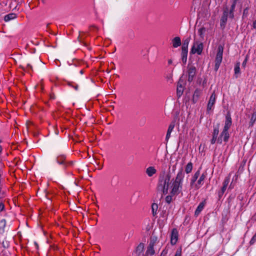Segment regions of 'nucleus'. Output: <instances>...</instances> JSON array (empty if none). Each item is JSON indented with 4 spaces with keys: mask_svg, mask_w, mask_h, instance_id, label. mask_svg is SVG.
<instances>
[{
    "mask_svg": "<svg viewBox=\"0 0 256 256\" xmlns=\"http://www.w3.org/2000/svg\"><path fill=\"white\" fill-rule=\"evenodd\" d=\"M182 62L184 64H186V62L187 58H182Z\"/></svg>",
    "mask_w": 256,
    "mask_h": 256,
    "instance_id": "49530a36",
    "label": "nucleus"
},
{
    "mask_svg": "<svg viewBox=\"0 0 256 256\" xmlns=\"http://www.w3.org/2000/svg\"><path fill=\"white\" fill-rule=\"evenodd\" d=\"M256 242V233L254 234V236L252 238L250 242V245H253Z\"/></svg>",
    "mask_w": 256,
    "mask_h": 256,
    "instance_id": "f704fd0d",
    "label": "nucleus"
},
{
    "mask_svg": "<svg viewBox=\"0 0 256 256\" xmlns=\"http://www.w3.org/2000/svg\"><path fill=\"white\" fill-rule=\"evenodd\" d=\"M240 63L237 62L234 66V74L236 75V78H237L238 77V74L240 73Z\"/></svg>",
    "mask_w": 256,
    "mask_h": 256,
    "instance_id": "bb28decb",
    "label": "nucleus"
},
{
    "mask_svg": "<svg viewBox=\"0 0 256 256\" xmlns=\"http://www.w3.org/2000/svg\"><path fill=\"white\" fill-rule=\"evenodd\" d=\"M178 232L176 228H174L172 230V233H171V244H175L178 240Z\"/></svg>",
    "mask_w": 256,
    "mask_h": 256,
    "instance_id": "4468645a",
    "label": "nucleus"
},
{
    "mask_svg": "<svg viewBox=\"0 0 256 256\" xmlns=\"http://www.w3.org/2000/svg\"><path fill=\"white\" fill-rule=\"evenodd\" d=\"M172 63V60H168V64H171Z\"/></svg>",
    "mask_w": 256,
    "mask_h": 256,
    "instance_id": "8fccbe9b",
    "label": "nucleus"
},
{
    "mask_svg": "<svg viewBox=\"0 0 256 256\" xmlns=\"http://www.w3.org/2000/svg\"><path fill=\"white\" fill-rule=\"evenodd\" d=\"M80 38H80V36H78V40H79V41H80V42H82V40H80Z\"/></svg>",
    "mask_w": 256,
    "mask_h": 256,
    "instance_id": "6e6d98bb",
    "label": "nucleus"
},
{
    "mask_svg": "<svg viewBox=\"0 0 256 256\" xmlns=\"http://www.w3.org/2000/svg\"><path fill=\"white\" fill-rule=\"evenodd\" d=\"M200 170H198L194 174V175L192 176L190 182V186L191 187L194 186L195 182H196V180L198 179V177L200 176Z\"/></svg>",
    "mask_w": 256,
    "mask_h": 256,
    "instance_id": "a211bd4d",
    "label": "nucleus"
},
{
    "mask_svg": "<svg viewBox=\"0 0 256 256\" xmlns=\"http://www.w3.org/2000/svg\"><path fill=\"white\" fill-rule=\"evenodd\" d=\"M156 237H154V238H152L151 239H150V244H151L152 242H154V246L155 244V243L156 241Z\"/></svg>",
    "mask_w": 256,
    "mask_h": 256,
    "instance_id": "58836bf2",
    "label": "nucleus"
},
{
    "mask_svg": "<svg viewBox=\"0 0 256 256\" xmlns=\"http://www.w3.org/2000/svg\"><path fill=\"white\" fill-rule=\"evenodd\" d=\"M192 162H189L186 166L185 172L186 174L190 173L192 170Z\"/></svg>",
    "mask_w": 256,
    "mask_h": 256,
    "instance_id": "cd10ccee",
    "label": "nucleus"
},
{
    "mask_svg": "<svg viewBox=\"0 0 256 256\" xmlns=\"http://www.w3.org/2000/svg\"><path fill=\"white\" fill-rule=\"evenodd\" d=\"M190 41V37L186 38L183 42L182 50H188V46Z\"/></svg>",
    "mask_w": 256,
    "mask_h": 256,
    "instance_id": "a878e982",
    "label": "nucleus"
},
{
    "mask_svg": "<svg viewBox=\"0 0 256 256\" xmlns=\"http://www.w3.org/2000/svg\"><path fill=\"white\" fill-rule=\"evenodd\" d=\"M184 91V88L182 84H180V82L179 81L178 86H177V96L178 97H180Z\"/></svg>",
    "mask_w": 256,
    "mask_h": 256,
    "instance_id": "5701e85b",
    "label": "nucleus"
},
{
    "mask_svg": "<svg viewBox=\"0 0 256 256\" xmlns=\"http://www.w3.org/2000/svg\"><path fill=\"white\" fill-rule=\"evenodd\" d=\"M56 160L58 164L62 165L64 169L72 166L74 164L73 161L67 162L66 156L64 154L58 156Z\"/></svg>",
    "mask_w": 256,
    "mask_h": 256,
    "instance_id": "39448f33",
    "label": "nucleus"
},
{
    "mask_svg": "<svg viewBox=\"0 0 256 256\" xmlns=\"http://www.w3.org/2000/svg\"><path fill=\"white\" fill-rule=\"evenodd\" d=\"M27 66L30 68V69H32V66L30 64H28Z\"/></svg>",
    "mask_w": 256,
    "mask_h": 256,
    "instance_id": "3c124183",
    "label": "nucleus"
},
{
    "mask_svg": "<svg viewBox=\"0 0 256 256\" xmlns=\"http://www.w3.org/2000/svg\"><path fill=\"white\" fill-rule=\"evenodd\" d=\"M184 174L182 168H181L176 174L174 180H172L171 190L170 194L172 195H178L182 192V182Z\"/></svg>",
    "mask_w": 256,
    "mask_h": 256,
    "instance_id": "f03ea898",
    "label": "nucleus"
},
{
    "mask_svg": "<svg viewBox=\"0 0 256 256\" xmlns=\"http://www.w3.org/2000/svg\"><path fill=\"white\" fill-rule=\"evenodd\" d=\"M4 208V205L2 202H0V212Z\"/></svg>",
    "mask_w": 256,
    "mask_h": 256,
    "instance_id": "ea45409f",
    "label": "nucleus"
},
{
    "mask_svg": "<svg viewBox=\"0 0 256 256\" xmlns=\"http://www.w3.org/2000/svg\"><path fill=\"white\" fill-rule=\"evenodd\" d=\"M224 46L219 45L218 48V52L215 58V64L214 70L217 71L220 66L222 59V54L224 52Z\"/></svg>",
    "mask_w": 256,
    "mask_h": 256,
    "instance_id": "7ed1b4c3",
    "label": "nucleus"
},
{
    "mask_svg": "<svg viewBox=\"0 0 256 256\" xmlns=\"http://www.w3.org/2000/svg\"><path fill=\"white\" fill-rule=\"evenodd\" d=\"M229 138L230 134L228 130H223L220 136L218 138V143L222 144V140H224L225 142H227L228 141Z\"/></svg>",
    "mask_w": 256,
    "mask_h": 256,
    "instance_id": "0eeeda50",
    "label": "nucleus"
},
{
    "mask_svg": "<svg viewBox=\"0 0 256 256\" xmlns=\"http://www.w3.org/2000/svg\"><path fill=\"white\" fill-rule=\"evenodd\" d=\"M229 182H230V178H226L223 182V186L227 187L229 184Z\"/></svg>",
    "mask_w": 256,
    "mask_h": 256,
    "instance_id": "c9c22d12",
    "label": "nucleus"
},
{
    "mask_svg": "<svg viewBox=\"0 0 256 256\" xmlns=\"http://www.w3.org/2000/svg\"><path fill=\"white\" fill-rule=\"evenodd\" d=\"M248 14V8L247 7L243 11L242 18H246Z\"/></svg>",
    "mask_w": 256,
    "mask_h": 256,
    "instance_id": "72a5a7b5",
    "label": "nucleus"
},
{
    "mask_svg": "<svg viewBox=\"0 0 256 256\" xmlns=\"http://www.w3.org/2000/svg\"><path fill=\"white\" fill-rule=\"evenodd\" d=\"M216 94L215 91H214L210 98V99H209L208 105H207V111L208 112L212 108V107L216 102Z\"/></svg>",
    "mask_w": 256,
    "mask_h": 256,
    "instance_id": "1a4fd4ad",
    "label": "nucleus"
},
{
    "mask_svg": "<svg viewBox=\"0 0 256 256\" xmlns=\"http://www.w3.org/2000/svg\"><path fill=\"white\" fill-rule=\"evenodd\" d=\"M2 151V146H0V152H1Z\"/></svg>",
    "mask_w": 256,
    "mask_h": 256,
    "instance_id": "4d7b16f0",
    "label": "nucleus"
},
{
    "mask_svg": "<svg viewBox=\"0 0 256 256\" xmlns=\"http://www.w3.org/2000/svg\"><path fill=\"white\" fill-rule=\"evenodd\" d=\"M175 124L174 122H172L168 126V130L167 131L166 137V140L168 142L170 137V134L172 132L174 128Z\"/></svg>",
    "mask_w": 256,
    "mask_h": 256,
    "instance_id": "6ab92c4d",
    "label": "nucleus"
},
{
    "mask_svg": "<svg viewBox=\"0 0 256 256\" xmlns=\"http://www.w3.org/2000/svg\"><path fill=\"white\" fill-rule=\"evenodd\" d=\"M145 244L143 242H140L136 248L134 254L137 256H140L144 251Z\"/></svg>",
    "mask_w": 256,
    "mask_h": 256,
    "instance_id": "f8f14e48",
    "label": "nucleus"
},
{
    "mask_svg": "<svg viewBox=\"0 0 256 256\" xmlns=\"http://www.w3.org/2000/svg\"><path fill=\"white\" fill-rule=\"evenodd\" d=\"M206 31L204 27H202L198 30V34L202 38H204V34Z\"/></svg>",
    "mask_w": 256,
    "mask_h": 256,
    "instance_id": "7c9ffc66",
    "label": "nucleus"
},
{
    "mask_svg": "<svg viewBox=\"0 0 256 256\" xmlns=\"http://www.w3.org/2000/svg\"><path fill=\"white\" fill-rule=\"evenodd\" d=\"M206 203V200H204L198 204L194 212V215L196 216H198L200 214L202 210L204 207L205 206Z\"/></svg>",
    "mask_w": 256,
    "mask_h": 256,
    "instance_id": "dca6fc26",
    "label": "nucleus"
},
{
    "mask_svg": "<svg viewBox=\"0 0 256 256\" xmlns=\"http://www.w3.org/2000/svg\"><path fill=\"white\" fill-rule=\"evenodd\" d=\"M232 124V120L230 112H227L226 116V120L223 130H228Z\"/></svg>",
    "mask_w": 256,
    "mask_h": 256,
    "instance_id": "9d476101",
    "label": "nucleus"
},
{
    "mask_svg": "<svg viewBox=\"0 0 256 256\" xmlns=\"http://www.w3.org/2000/svg\"><path fill=\"white\" fill-rule=\"evenodd\" d=\"M202 94V90L199 89V88L196 89V90H194V92L192 100V101L193 104H196L198 102Z\"/></svg>",
    "mask_w": 256,
    "mask_h": 256,
    "instance_id": "9b49d317",
    "label": "nucleus"
},
{
    "mask_svg": "<svg viewBox=\"0 0 256 256\" xmlns=\"http://www.w3.org/2000/svg\"><path fill=\"white\" fill-rule=\"evenodd\" d=\"M236 1H234L233 2L232 4L230 9L228 8L229 18H230L232 19L234 18V12L235 7H236Z\"/></svg>",
    "mask_w": 256,
    "mask_h": 256,
    "instance_id": "4be33fe9",
    "label": "nucleus"
},
{
    "mask_svg": "<svg viewBox=\"0 0 256 256\" xmlns=\"http://www.w3.org/2000/svg\"><path fill=\"white\" fill-rule=\"evenodd\" d=\"M253 217L256 218V213L254 215Z\"/></svg>",
    "mask_w": 256,
    "mask_h": 256,
    "instance_id": "13d9d810",
    "label": "nucleus"
},
{
    "mask_svg": "<svg viewBox=\"0 0 256 256\" xmlns=\"http://www.w3.org/2000/svg\"><path fill=\"white\" fill-rule=\"evenodd\" d=\"M128 38H130V40L134 39L135 37V34H134V32L132 30H128Z\"/></svg>",
    "mask_w": 256,
    "mask_h": 256,
    "instance_id": "2f4dec72",
    "label": "nucleus"
},
{
    "mask_svg": "<svg viewBox=\"0 0 256 256\" xmlns=\"http://www.w3.org/2000/svg\"><path fill=\"white\" fill-rule=\"evenodd\" d=\"M224 194V192H222V191H221V190H220V192H218V195L219 198H221V197L222 196V195H223V194Z\"/></svg>",
    "mask_w": 256,
    "mask_h": 256,
    "instance_id": "37998d69",
    "label": "nucleus"
},
{
    "mask_svg": "<svg viewBox=\"0 0 256 256\" xmlns=\"http://www.w3.org/2000/svg\"><path fill=\"white\" fill-rule=\"evenodd\" d=\"M226 188H227L226 186H222V189L220 190L224 192Z\"/></svg>",
    "mask_w": 256,
    "mask_h": 256,
    "instance_id": "a18cd8bd",
    "label": "nucleus"
},
{
    "mask_svg": "<svg viewBox=\"0 0 256 256\" xmlns=\"http://www.w3.org/2000/svg\"><path fill=\"white\" fill-rule=\"evenodd\" d=\"M188 50H182V58H187Z\"/></svg>",
    "mask_w": 256,
    "mask_h": 256,
    "instance_id": "4c0bfd02",
    "label": "nucleus"
},
{
    "mask_svg": "<svg viewBox=\"0 0 256 256\" xmlns=\"http://www.w3.org/2000/svg\"><path fill=\"white\" fill-rule=\"evenodd\" d=\"M158 205L156 203H153L152 205V210L153 216H155L157 214Z\"/></svg>",
    "mask_w": 256,
    "mask_h": 256,
    "instance_id": "c85d7f7f",
    "label": "nucleus"
},
{
    "mask_svg": "<svg viewBox=\"0 0 256 256\" xmlns=\"http://www.w3.org/2000/svg\"><path fill=\"white\" fill-rule=\"evenodd\" d=\"M16 18V15L14 13H10L6 14L4 17V20L5 22H8L12 20H14Z\"/></svg>",
    "mask_w": 256,
    "mask_h": 256,
    "instance_id": "393cba45",
    "label": "nucleus"
},
{
    "mask_svg": "<svg viewBox=\"0 0 256 256\" xmlns=\"http://www.w3.org/2000/svg\"><path fill=\"white\" fill-rule=\"evenodd\" d=\"M247 61H248V56H246V58L242 62V65L243 66H245L246 65V64L247 62Z\"/></svg>",
    "mask_w": 256,
    "mask_h": 256,
    "instance_id": "79ce46f5",
    "label": "nucleus"
},
{
    "mask_svg": "<svg viewBox=\"0 0 256 256\" xmlns=\"http://www.w3.org/2000/svg\"><path fill=\"white\" fill-rule=\"evenodd\" d=\"M170 180V173L166 172V166H164L158 176L157 190L162 192L164 194H167Z\"/></svg>",
    "mask_w": 256,
    "mask_h": 256,
    "instance_id": "f257e3e1",
    "label": "nucleus"
},
{
    "mask_svg": "<svg viewBox=\"0 0 256 256\" xmlns=\"http://www.w3.org/2000/svg\"><path fill=\"white\" fill-rule=\"evenodd\" d=\"M50 99L54 100L56 98L55 95L54 94H51L50 96Z\"/></svg>",
    "mask_w": 256,
    "mask_h": 256,
    "instance_id": "c03bdc74",
    "label": "nucleus"
},
{
    "mask_svg": "<svg viewBox=\"0 0 256 256\" xmlns=\"http://www.w3.org/2000/svg\"><path fill=\"white\" fill-rule=\"evenodd\" d=\"M188 80L189 82H192L196 74V68L192 65H188Z\"/></svg>",
    "mask_w": 256,
    "mask_h": 256,
    "instance_id": "6e6552de",
    "label": "nucleus"
},
{
    "mask_svg": "<svg viewBox=\"0 0 256 256\" xmlns=\"http://www.w3.org/2000/svg\"><path fill=\"white\" fill-rule=\"evenodd\" d=\"M206 174L203 173L200 176L197 182L194 184V188L196 190L199 189L204 184V181L206 178Z\"/></svg>",
    "mask_w": 256,
    "mask_h": 256,
    "instance_id": "ddd939ff",
    "label": "nucleus"
},
{
    "mask_svg": "<svg viewBox=\"0 0 256 256\" xmlns=\"http://www.w3.org/2000/svg\"><path fill=\"white\" fill-rule=\"evenodd\" d=\"M155 254V250H154V242L149 244L147 247L146 254L144 256H148V255L152 256Z\"/></svg>",
    "mask_w": 256,
    "mask_h": 256,
    "instance_id": "2eb2a0df",
    "label": "nucleus"
},
{
    "mask_svg": "<svg viewBox=\"0 0 256 256\" xmlns=\"http://www.w3.org/2000/svg\"><path fill=\"white\" fill-rule=\"evenodd\" d=\"M2 246L4 248H7L8 246H6V244H4V242H2Z\"/></svg>",
    "mask_w": 256,
    "mask_h": 256,
    "instance_id": "864d4df0",
    "label": "nucleus"
},
{
    "mask_svg": "<svg viewBox=\"0 0 256 256\" xmlns=\"http://www.w3.org/2000/svg\"><path fill=\"white\" fill-rule=\"evenodd\" d=\"M252 26L254 28H256V20L254 21L253 24H252Z\"/></svg>",
    "mask_w": 256,
    "mask_h": 256,
    "instance_id": "de8ad7c7",
    "label": "nucleus"
},
{
    "mask_svg": "<svg viewBox=\"0 0 256 256\" xmlns=\"http://www.w3.org/2000/svg\"><path fill=\"white\" fill-rule=\"evenodd\" d=\"M172 46L176 48L180 46L182 44L180 38L179 36H176L172 40Z\"/></svg>",
    "mask_w": 256,
    "mask_h": 256,
    "instance_id": "aec40b11",
    "label": "nucleus"
},
{
    "mask_svg": "<svg viewBox=\"0 0 256 256\" xmlns=\"http://www.w3.org/2000/svg\"><path fill=\"white\" fill-rule=\"evenodd\" d=\"M220 124H217L214 126V130L212 132V138H218V135L219 134Z\"/></svg>",
    "mask_w": 256,
    "mask_h": 256,
    "instance_id": "b1692460",
    "label": "nucleus"
},
{
    "mask_svg": "<svg viewBox=\"0 0 256 256\" xmlns=\"http://www.w3.org/2000/svg\"><path fill=\"white\" fill-rule=\"evenodd\" d=\"M74 88L76 90H78V85L76 86H74Z\"/></svg>",
    "mask_w": 256,
    "mask_h": 256,
    "instance_id": "603ef678",
    "label": "nucleus"
},
{
    "mask_svg": "<svg viewBox=\"0 0 256 256\" xmlns=\"http://www.w3.org/2000/svg\"><path fill=\"white\" fill-rule=\"evenodd\" d=\"M256 121V110H254L253 112L249 122V127H252Z\"/></svg>",
    "mask_w": 256,
    "mask_h": 256,
    "instance_id": "412c9836",
    "label": "nucleus"
},
{
    "mask_svg": "<svg viewBox=\"0 0 256 256\" xmlns=\"http://www.w3.org/2000/svg\"><path fill=\"white\" fill-rule=\"evenodd\" d=\"M174 256H182V248H178L174 254Z\"/></svg>",
    "mask_w": 256,
    "mask_h": 256,
    "instance_id": "e433bc0d",
    "label": "nucleus"
},
{
    "mask_svg": "<svg viewBox=\"0 0 256 256\" xmlns=\"http://www.w3.org/2000/svg\"><path fill=\"white\" fill-rule=\"evenodd\" d=\"M6 226V220L4 219H2L0 221V232H4V229Z\"/></svg>",
    "mask_w": 256,
    "mask_h": 256,
    "instance_id": "c756f323",
    "label": "nucleus"
},
{
    "mask_svg": "<svg viewBox=\"0 0 256 256\" xmlns=\"http://www.w3.org/2000/svg\"><path fill=\"white\" fill-rule=\"evenodd\" d=\"M146 172L149 177L152 176L156 172V170L154 166H149L146 170Z\"/></svg>",
    "mask_w": 256,
    "mask_h": 256,
    "instance_id": "f3484780",
    "label": "nucleus"
},
{
    "mask_svg": "<svg viewBox=\"0 0 256 256\" xmlns=\"http://www.w3.org/2000/svg\"><path fill=\"white\" fill-rule=\"evenodd\" d=\"M44 0H42V2H44Z\"/></svg>",
    "mask_w": 256,
    "mask_h": 256,
    "instance_id": "bf43d9fd",
    "label": "nucleus"
},
{
    "mask_svg": "<svg viewBox=\"0 0 256 256\" xmlns=\"http://www.w3.org/2000/svg\"><path fill=\"white\" fill-rule=\"evenodd\" d=\"M84 70H80V74H82L84 73Z\"/></svg>",
    "mask_w": 256,
    "mask_h": 256,
    "instance_id": "5fc2aeb1",
    "label": "nucleus"
},
{
    "mask_svg": "<svg viewBox=\"0 0 256 256\" xmlns=\"http://www.w3.org/2000/svg\"><path fill=\"white\" fill-rule=\"evenodd\" d=\"M204 49V44L202 42L198 40L194 41L190 50V54H196L198 55L202 54Z\"/></svg>",
    "mask_w": 256,
    "mask_h": 256,
    "instance_id": "20e7f679",
    "label": "nucleus"
},
{
    "mask_svg": "<svg viewBox=\"0 0 256 256\" xmlns=\"http://www.w3.org/2000/svg\"><path fill=\"white\" fill-rule=\"evenodd\" d=\"M216 141L218 142V138H212L210 140V143L213 144L216 143Z\"/></svg>",
    "mask_w": 256,
    "mask_h": 256,
    "instance_id": "a19ab883",
    "label": "nucleus"
},
{
    "mask_svg": "<svg viewBox=\"0 0 256 256\" xmlns=\"http://www.w3.org/2000/svg\"><path fill=\"white\" fill-rule=\"evenodd\" d=\"M228 12V8L227 6H224L223 8L222 15L220 20V27L222 30L225 28L226 24L229 15Z\"/></svg>",
    "mask_w": 256,
    "mask_h": 256,
    "instance_id": "423d86ee",
    "label": "nucleus"
},
{
    "mask_svg": "<svg viewBox=\"0 0 256 256\" xmlns=\"http://www.w3.org/2000/svg\"><path fill=\"white\" fill-rule=\"evenodd\" d=\"M36 62H37V63H38V64H41L42 62L41 61V60H40V58H37Z\"/></svg>",
    "mask_w": 256,
    "mask_h": 256,
    "instance_id": "09e8293b",
    "label": "nucleus"
},
{
    "mask_svg": "<svg viewBox=\"0 0 256 256\" xmlns=\"http://www.w3.org/2000/svg\"><path fill=\"white\" fill-rule=\"evenodd\" d=\"M174 195L170 194L168 196H167L165 198L166 202L168 204H170L171 202L172 201V196H174Z\"/></svg>",
    "mask_w": 256,
    "mask_h": 256,
    "instance_id": "473e14b6",
    "label": "nucleus"
}]
</instances>
